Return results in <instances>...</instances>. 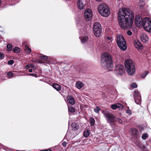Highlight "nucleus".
Masks as SVG:
<instances>
[{
	"label": "nucleus",
	"instance_id": "obj_1",
	"mask_svg": "<svg viewBox=\"0 0 151 151\" xmlns=\"http://www.w3.org/2000/svg\"><path fill=\"white\" fill-rule=\"evenodd\" d=\"M118 22L119 26L124 29L131 28L134 19L133 14L129 9L122 8L118 12Z\"/></svg>",
	"mask_w": 151,
	"mask_h": 151
},
{
	"label": "nucleus",
	"instance_id": "obj_2",
	"mask_svg": "<svg viewBox=\"0 0 151 151\" xmlns=\"http://www.w3.org/2000/svg\"><path fill=\"white\" fill-rule=\"evenodd\" d=\"M135 23L137 27L143 26L147 31L151 32V19L145 17L142 19L140 16H136L135 19Z\"/></svg>",
	"mask_w": 151,
	"mask_h": 151
},
{
	"label": "nucleus",
	"instance_id": "obj_3",
	"mask_svg": "<svg viewBox=\"0 0 151 151\" xmlns=\"http://www.w3.org/2000/svg\"><path fill=\"white\" fill-rule=\"evenodd\" d=\"M101 61L103 62L105 67L109 70H111L113 67V63L111 56L107 52L103 53L101 56Z\"/></svg>",
	"mask_w": 151,
	"mask_h": 151
},
{
	"label": "nucleus",
	"instance_id": "obj_4",
	"mask_svg": "<svg viewBox=\"0 0 151 151\" xmlns=\"http://www.w3.org/2000/svg\"><path fill=\"white\" fill-rule=\"evenodd\" d=\"M125 67L127 73L129 75L133 74L135 71L134 64L132 60H126L124 62Z\"/></svg>",
	"mask_w": 151,
	"mask_h": 151
},
{
	"label": "nucleus",
	"instance_id": "obj_5",
	"mask_svg": "<svg viewBox=\"0 0 151 151\" xmlns=\"http://www.w3.org/2000/svg\"><path fill=\"white\" fill-rule=\"evenodd\" d=\"M98 10L99 14L104 17H107L110 14V10L108 6L104 4H102L99 5Z\"/></svg>",
	"mask_w": 151,
	"mask_h": 151
},
{
	"label": "nucleus",
	"instance_id": "obj_6",
	"mask_svg": "<svg viewBox=\"0 0 151 151\" xmlns=\"http://www.w3.org/2000/svg\"><path fill=\"white\" fill-rule=\"evenodd\" d=\"M116 42L118 46L121 50L123 51L126 50L127 45L125 39L122 36L119 35L117 36Z\"/></svg>",
	"mask_w": 151,
	"mask_h": 151
},
{
	"label": "nucleus",
	"instance_id": "obj_7",
	"mask_svg": "<svg viewBox=\"0 0 151 151\" xmlns=\"http://www.w3.org/2000/svg\"><path fill=\"white\" fill-rule=\"evenodd\" d=\"M102 112L108 123H112L116 122V117L113 114L110 113L109 111L105 110L103 111Z\"/></svg>",
	"mask_w": 151,
	"mask_h": 151
},
{
	"label": "nucleus",
	"instance_id": "obj_8",
	"mask_svg": "<svg viewBox=\"0 0 151 151\" xmlns=\"http://www.w3.org/2000/svg\"><path fill=\"white\" fill-rule=\"evenodd\" d=\"M93 32L95 35L99 37L101 33V29L100 23L98 22L95 23L93 26Z\"/></svg>",
	"mask_w": 151,
	"mask_h": 151
},
{
	"label": "nucleus",
	"instance_id": "obj_9",
	"mask_svg": "<svg viewBox=\"0 0 151 151\" xmlns=\"http://www.w3.org/2000/svg\"><path fill=\"white\" fill-rule=\"evenodd\" d=\"M125 71L123 65L118 64L116 65L115 68V72L118 75H122Z\"/></svg>",
	"mask_w": 151,
	"mask_h": 151
},
{
	"label": "nucleus",
	"instance_id": "obj_10",
	"mask_svg": "<svg viewBox=\"0 0 151 151\" xmlns=\"http://www.w3.org/2000/svg\"><path fill=\"white\" fill-rule=\"evenodd\" d=\"M84 18L86 20L89 21L91 19L93 14L91 9H86L84 12Z\"/></svg>",
	"mask_w": 151,
	"mask_h": 151
},
{
	"label": "nucleus",
	"instance_id": "obj_11",
	"mask_svg": "<svg viewBox=\"0 0 151 151\" xmlns=\"http://www.w3.org/2000/svg\"><path fill=\"white\" fill-rule=\"evenodd\" d=\"M80 133V131H77V132H72L71 130L70 131H68L65 137L66 138H68V139H73L76 135Z\"/></svg>",
	"mask_w": 151,
	"mask_h": 151
},
{
	"label": "nucleus",
	"instance_id": "obj_12",
	"mask_svg": "<svg viewBox=\"0 0 151 151\" xmlns=\"http://www.w3.org/2000/svg\"><path fill=\"white\" fill-rule=\"evenodd\" d=\"M134 99L135 102L137 104H140L141 102V98L137 91L134 92Z\"/></svg>",
	"mask_w": 151,
	"mask_h": 151
},
{
	"label": "nucleus",
	"instance_id": "obj_13",
	"mask_svg": "<svg viewBox=\"0 0 151 151\" xmlns=\"http://www.w3.org/2000/svg\"><path fill=\"white\" fill-rule=\"evenodd\" d=\"M134 45L135 47L138 50H142L143 48L142 45L137 40H136L134 41Z\"/></svg>",
	"mask_w": 151,
	"mask_h": 151
},
{
	"label": "nucleus",
	"instance_id": "obj_14",
	"mask_svg": "<svg viewBox=\"0 0 151 151\" xmlns=\"http://www.w3.org/2000/svg\"><path fill=\"white\" fill-rule=\"evenodd\" d=\"M72 127L73 129L71 130L72 132H76L80 131V130H78L79 127L78 124L76 123H73L71 124Z\"/></svg>",
	"mask_w": 151,
	"mask_h": 151
},
{
	"label": "nucleus",
	"instance_id": "obj_15",
	"mask_svg": "<svg viewBox=\"0 0 151 151\" xmlns=\"http://www.w3.org/2000/svg\"><path fill=\"white\" fill-rule=\"evenodd\" d=\"M140 39L142 42L144 43L148 40V37L145 33L142 34L140 36Z\"/></svg>",
	"mask_w": 151,
	"mask_h": 151
},
{
	"label": "nucleus",
	"instance_id": "obj_16",
	"mask_svg": "<svg viewBox=\"0 0 151 151\" xmlns=\"http://www.w3.org/2000/svg\"><path fill=\"white\" fill-rule=\"evenodd\" d=\"M67 101L72 105L74 104L75 101L74 98L71 96H69L67 98Z\"/></svg>",
	"mask_w": 151,
	"mask_h": 151
},
{
	"label": "nucleus",
	"instance_id": "obj_17",
	"mask_svg": "<svg viewBox=\"0 0 151 151\" xmlns=\"http://www.w3.org/2000/svg\"><path fill=\"white\" fill-rule=\"evenodd\" d=\"M77 6L78 8L80 9H83L84 8V5L82 3V0H79L77 2Z\"/></svg>",
	"mask_w": 151,
	"mask_h": 151
},
{
	"label": "nucleus",
	"instance_id": "obj_18",
	"mask_svg": "<svg viewBox=\"0 0 151 151\" xmlns=\"http://www.w3.org/2000/svg\"><path fill=\"white\" fill-rule=\"evenodd\" d=\"M52 86L57 91L60 90L61 88L60 85L57 83H54L52 84Z\"/></svg>",
	"mask_w": 151,
	"mask_h": 151
},
{
	"label": "nucleus",
	"instance_id": "obj_19",
	"mask_svg": "<svg viewBox=\"0 0 151 151\" xmlns=\"http://www.w3.org/2000/svg\"><path fill=\"white\" fill-rule=\"evenodd\" d=\"M106 42H107L106 44L108 46H110L112 44V39L111 37H106Z\"/></svg>",
	"mask_w": 151,
	"mask_h": 151
},
{
	"label": "nucleus",
	"instance_id": "obj_20",
	"mask_svg": "<svg viewBox=\"0 0 151 151\" xmlns=\"http://www.w3.org/2000/svg\"><path fill=\"white\" fill-rule=\"evenodd\" d=\"M83 84L81 81H78L76 83V87L78 89L81 88L83 86Z\"/></svg>",
	"mask_w": 151,
	"mask_h": 151
},
{
	"label": "nucleus",
	"instance_id": "obj_21",
	"mask_svg": "<svg viewBox=\"0 0 151 151\" xmlns=\"http://www.w3.org/2000/svg\"><path fill=\"white\" fill-rule=\"evenodd\" d=\"M79 38L81 40V42L82 43L86 42L88 39V37L86 36L83 37L82 38L81 37H80Z\"/></svg>",
	"mask_w": 151,
	"mask_h": 151
},
{
	"label": "nucleus",
	"instance_id": "obj_22",
	"mask_svg": "<svg viewBox=\"0 0 151 151\" xmlns=\"http://www.w3.org/2000/svg\"><path fill=\"white\" fill-rule=\"evenodd\" d=\"M90 135L89 131L88 130H85L83 134L84 136L85 137H88Z\"/></svg>",
	"mask_w": 151,
	"mask_h": 151
},
{
	"label": "nucleus",
	"instance_id": "obj_23",
	"mask_svg": "<svg viewBox=\"0 0 151 151\" xmlns=\"http://www.w3.org/2000/svg\"><path fill=\"white\" fill-rule=\"evenodd\" d=\"M131 131L133 135H137L138 133V131L135 128H132L131 129Z\"/></svg>",
	"mask_w": 151,
	"mask_h": 151
},
{
	"label": "nucleus",
	"instance_id": "obj_24",
	"mask_svg": "<svg viewBox=\"0 0 151 151\" xmlns=\"http://www.w3.org/2000/svg\"><path fill=\"white\" fill-rule=\"evenodd\" d=\"M68 110L70 113H73L75 111V109L71 106H68Z\"/></svg>",
	"mask_w": 151,
	"mask_h": 151
},
{
	"label": "nucleus",
	"instance_id": "obj_25",
	"mask_svg": "<svg viewBox=\"0 0 151 151\" xmlns=\"http://www.w3.org/2000/svg\"><path fill=\"white\" fill-rule=\"evenodd\" d=\"M89 122L91 125L93 126L94 124L95 120L93 118L91 117L89 119Z\"/></svg>",
	"mask_w": 151,
	"mask_h": 151
},
{
	"label": "nucleus",
	"instance_id": "obj_26",
	"mask_svg": "<svg viewBox=\"0 0 151 151\" xmlns=\"http://www.w3.org/2000/svg\"><path fill=\"white\" fill-rule=\"evenodd\" d=\"M13 51L16 53H18L20 52V50L19 47H15L13 49Z\"/></svg>",
	"mask_w": 151,
	"mask_h": 151
},
{
	"label": "nucleus",
	"instance_id": "obj_27",
	"mask_svg": "<svg viewBox=\"0 0 151 151\" xmlns=\"http://www.w3.org/2000/svg\"><path fill=\"white\" fill-rule=\"evenodd\" d=\"M40 59L43 60L45 61H46L48 59L47 56L44 55H40Z\"/></svg>",
	"mask_w": 151,
	"mask_h": 151
},
{
	"label": "nucleus",
	"instance_id": "obj_28",
	"mask_svg": "<svg viewBox=\"0 0 151 151\" xmlns=\"http://www.w3.org/2000/svg\"><path fill=\"white\" fill-rule=\"evenodd\" d=\"M86 26L85 24H84V25L82 26L81 31H83L84 34L86 33Z\"/></svg>",
	"mask_w": 151,
	"mask_h": 151
},
{
	"label": "nucleus",
	"instance_id": "obj_29",
	"mask_svg": "<svg viewBox=\"0 0 151 151\" xmlns=\"http://www.w3.org/2000/svg\"><path fill=\"white\" fill-rule=\"evenodd\" d=\"M25 50L26 52L27 53H29L31 51V49L29 48L27 46H25Z\"/></svg>",
	"mask_w": 151,
	"mask_h": 151
},
{
	"label": "nucleus",
	"instance_id": "obj_30",
	"mask_svg": "<svg viewBox=\"0 0 151 151\" xmlns=\"http://www.w3.org/2000/svg\"><path fill=\"white\" fill-rule=\"evenodd\" d=\"M6 48L7 51H11L12 49V45L11 44H8L6 46Z\"/></svg>",
	"mask_w": 151,
	"mask_h": 151
},
{
	"label": "nucleus",
	"instance_id": "obj_31",
	"mask_svg": "<svg viewBox=\"0 0 151 151\" xmlns=\"http://www.w3.org/2000/svg\"><path fill=\"white\" fill-rule=\"evenodd\" d=\"M14 73L11 72H9L7 73V76L9 78H10L14 76Z\"/></svg>",
	"mask_w": 151,
	"mask_h": 151
},
{
	"label": "nucleus",
	"instance_id": "obj_32",
	"mask_svg": "<svg viewBox=\"0 0 151 151\" xmlns=\"http://www.w3.org/2000/svg\"><path fill=\"white\" fill-rule=\"evenodd\" d=\"M116 106H117V108H118L119 109H122L123 108V105L122 104H119V103L116 104Z\"/></svg>",
	"mask_w": 151,
	"mask_h": 151
},
{
	"label": "nucleus",
	"instance_id": "obj_33",
	"mask_svg": "<svg viewBox=\"0 0 151 151\" xmlns=\"http://www.w3.org/2000/svg\"><path fill=\"white\" fill-rule=\"evenodd\" d=\"M100 110V109L98 106H96L95 108H94V111L96 113H99Z\"/></svg>",
	"mask_w": 151,
	"mask_h": 151
},
{
	"label": "nucleus",
	"instance_id": "obj_34",
	"mask_svg": "<svg viewBox=\"0 0 151 151\" xmlns=\"http://www.w3.org/2000/svg\"><path fill=\"white\" fill-rule=\"evenodd\" d=\"M145 5V3L143 2L142 3H140L139 4V6H140V9H141L143 10V6Z\"/></svg>",
	"mask_w": 151,
	"mask_h": 151
},
{
	"label": "nucleus",
	"instance_id": "obj_35",
	"mask_svg": "<svg viewBox=\"0 0 151 151\" xmlns=\"http://www.w3.org/2000/svg\"><path fill=\"white\" fill-rule=\"evenodd\" d=\"M148 73V72L147 71H145L142 74L141 77L143 78H145L147 74Z\"/></svg>",
	"mask_w": 151,
	"mask_h": 151
},
{
	"label": "nucleus",
	"instance_id": "obj_36",
	"mask_svg": "<svg viewBox=\"0 0 151 151\" xmlns=\"http://www.w3.org/2000/svg\"><path fill=\"white\" fill-rule=\"evenodd\" d=\"M139 147L143 150V151H145L144 150L145 148V146L141 144L140 145H139Z\"/></svg>",
	"mask_w": 151,
	"mask_h": 151
},
{
	"label": "nucleus",
	"instance_id": "obj_37",
	"mask_svg": "<svg viewBox=\"0 0 151 151\" xmlns=\"http://www.w3.org/2000/svg\"><path fill=\"white\" fill-rule=\"evenodd\" d=\"M116 122H118L119 124H122V120L120 118H116Z\"/></svg>",
	"mask_w": 151,
	"mask_h": 151
},
{
	"label": "nucleus",
	"instance_id": "obj_38",
	"mask_svg": "<svg viewBox=\"0 0 151 151\" xmlns=\"http://www.w3.org/2000/svg\"><path fill=\"white\" fill-rule=\"evenodd\" d=\"M147 137V134H143L142 136V138L143 139H145Z\"/></svg>",
	"mask_w": 151,
	"mask_h": 151
},
{
	"label": "nucleus",
	"instance_id": "obj_39",
	"mask_svg": "<svg viewBox=\"0 0 151 151\" xmlns=\"http://www.w3.org/2000/svg\"><path fill=\"white\" fill-rule=\"evenodd\" d=\"M111 108L113 109H115L117 108V106H116V104H115L112 105L111 106Z\"/></svg>",
	"mask_w": 151,
	"mask_h": 151
},
{
	"label": "nucleus",
	"instance_id": "obj_40",
	"mask_svg": "<svg viewBox=\"0 0 151 151\" xmlns=\"http://www.w3.org/2000/svg\"><path fill=\"white\" fill-rule=\"evenodd\" d=\"M27 75L32 76L35 77H37V75L34 73H29Z\"/></svg>",
	"mask_w": 151,
	"mask_h": 151
},
{
	"label": "nucleus",
	"instance_id": "obj_41",
	"mask_svg": "<svg viewBox=\"0 0 151 151\" xmlns=\"http://www.w3.org/2000/svg\"><path fill=\"white\" fill-rule=\"evenodd\" d=\"M126 112L129 114V115H130L132 114V112L130 110V109H128L126 110Z\"/></svg>",
	"mask_w": 151,
	"mask_h": 151
},
{
	"label": "nucleus",
	"instance_id": "obj_42",
	"mask_svg": "<svg viewBox=\"0 0 151 151\" xmlns=\"http://www.w3.org/2000/svg\"><path fill=\"white\" fill-rule=\"evenodd\" d=\"M8 64L9 65H12L14 63V60H11L8 61Z\"/></svg>",
	"mask_w": 151,
	"mask_h": 151
},
{
	"label": "nucleus",
	"instance_id": "obj_43",
	"mask_svg": "<svg viewBox=\"0 0 151 151\" xmlns=\"http://www.w3.org/2000/svg\"><path fill=\"white\" fill-rule=\"evenodd\" d=\"M4 57V55L3 53L0 52V59H3Z\"/></svg>",
	"mask_w": 151,
	"mask_h": 151
},
{
	"label": "nucleus",
	"instance_id": "obj_44",
	"mask_svg": "<svg viewBox=\"0 0 151 151\" xmlns=\"http://www.w3.org/2000/svg\"><path fill=\"white\" fill-rule=\"evenodd\" d=\"M131 86L132 87L135 88L137 87V86L135 83H132V85H131Z\"/></svg>",
	"mask_w": 151,
	"mask_h": 151
},
{
	"label": "nucleus",
	"instance_id": "obj_45",
	"mask_svg": "<svg viewBox=\"0 0 151 151\" xmlns=\"http://www.w3.org/2000/svg\"><path fill=\"white\" fill-rule=\"evenodd\" d=\"M127 33L129 36H131L132 34V32L129 30L127 31Z\"/></svg>",
	"mask_w": 151,
	"mask_h": 151
},
{
	"label": "nucleus",
	"instance_id": "obj_46",
	"mask_svg": "<svg viewBox=\"0 0 151 151\" xmlns=\"http://www.w3.org/2000/svg\"><path fill=\"white\" fill-rule=\"evenodd\" d=\"M62 145L64 147H66L67 145V143L66 142H64L62 143Z\"/></svg>",
	"mask_w": 151,
	"mask_h": 151
},
{
	"label": "nucleus",
	"instance_id": "obj_47",
	"mask_svg": "<svg viewBox=\"0 0 151 151\" xmlns=\"http://www.w3.org/2000/svg\"><path fill=\"white\" fill-rule=\"evenodd\" d=\"M30 67V66L29 65H27L26 66L25 68L26 69H28Z\"/></svg>",
	"mask_w": 151,
	"mask_h": 151
},
{
	"label": "nucleus",
	"instance_id": "obj_48",
	"mask_svg": "<svg viewBox=\"0 0 151 151\" xmlns=\"http://www.w3.org/2000/svg\"><path fill=\"white\" fill-rule=\"evenodd\" d=\"M42 151H51V150L50 149H45L44 150H43Z\"/></svg>",
	"mask_w": 151,
	"mask_h": 151
},
{
	"label": "nucleus",
	"instance_id": "obj_49",
	"mask_svg": "<svg viewBox=\"0 0 151 151\" xmlns=\"http://www.w3.org/2000/svg\"><path fill=\"white\" fill-rule=\"evenodd\" d=\"M32 69H29V72L30 73L32 72Z\"/></svg>",
	"mask_w": 151,
	"mask_h": 151
},
{
	"label": "nucleus",
	"instance_id": "obj_50",
	"mask_svg": "<svg viewBox=\"0 0 151 151\" xmlns=\"http://www.w3.org/2000/svg\"><path fill=\"white\" fill-rule=\"evenodd\" d=\"M102 0H95L96 1H99V2H101V1Z\"/></svg>",
	"mask_w": 151,
	"mask_h": 151
},
{
	"label": "nucleus",
	"instance_id": "obj_51",
	"mask_svg": "<svg viewBox=\"0 0 151 151\" xmlns=\"http://www.w3.org/2000/svg\"><path fill=\"white\" fill-rule=\"evenodd\" d=\"M31 67L32 68H34V66L33 65H31Z\"/></svg>",
	"mask_w": 151,
	"mask_h": 151
}]
</instances>
